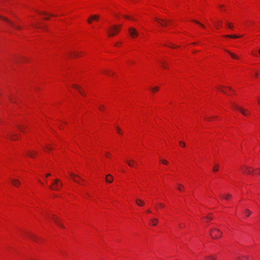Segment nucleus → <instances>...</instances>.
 <instances>
[{"instance_id":"15","label":"nucleus","mask_w":260,"mask_h":260,"mask_svg":"<svg viewBox=\"0 0 260 260\" xmlns=\"http://www.w3.org/2000/svg\"><path fill=\"white\" fill-rule=\"evenodd\" d=\"M205 260H215L216 258V255H209L205 256Z\"/></svg>"},{"instance_id":"58","label":"nucleus","mask_w":260,"mask_h":260,"mask_svg":"<svg viewBox=\"0 0 260 260\" xmlns=\"http://www.w3.org/2000/svg\"><path fill=\"white\" fill-rule=\"evenodd\" d=\"M45 19L46 20H48V19H49V18H45Z\"/></svg>"},{"instance_id":"42","label":"nucleus","mask_w":260,"mask_h":260,"mask_svg":"<svg viewBox=\"0 0 260 260\" xmlns=\"http://www.w3.org/2000/svg\"><path fill=\"white\" fill-rule=\"evenodd\" d=\"M104 109V106L103 105H100L99 106V109L101 111H103Z\"/></svg>"},{"instance_id":"41","label":"nucleus","mask_w":260,"mask_h":260,"mask_svg":"<svg viewBox=\"0 0 260 260\" xmlns=\"http://www.w3.org/2000/svg\"><path fill=\"white\" fill-rule=\"evenodd\" d=\"M116 128H117V130L118 133L119 134L121 135V134H122V133H121V129H120L118 127H116Z\"/></svg>"},{"instance_id":"26","label":"nucleus","mask_w":260,"mask_h":260,"mask_svg":"<svg viewBox=\"0 0 260 260\" xmlns=\"http://www.w3.org/2000/svg\"><path fill=\"white\" fill-rule=\"evenodd\" d=\"M184 186L181 184H178V189L180 191H182L184 189Z\"/></svg>"},{"instance_id":"9","label":"nucleus","mask_w":260,"mask_h":260,"mask_svg":"<svg viewBox=\"0 0 260 260\" xmlns=\"http://www.w3.org/2000/svg\"><path fill=\"white\" fill-rule=\"evenodd\" d=\"M52 219L54 220V221L55 222V223L56 224H57L59 226H60V228H61L62 229L65 228L64 226L60 223L58 219V218L56 216H55V215H53Z\"/></svg>"},{"instance_id":"45","label":"nucleus","mask_w":260,"mask_h":260,"mask_svg":"<svg viewBox=\"0 0 260 260\" xmlns=\"http://www.w3.org/2000/svg\"><path fill=\"white\" fill-rule=\"evenodd\" d=\"M159 205L160 206V207H165V205L162 204V203H159Z\"/></svg>"},{"instance_id":"4","label":"nucleus","mask_w":260,"mask_h":260,"mask_svg":"<svg viewBox=\"0 0 260 260\" xmlns=\"http://www.w3.org/2000/svg\"><path fill=\"white\" fill-rule=\"evenodd\" d=\"M0 18H2L3 20L6 21L8 24H9L13 28L15 29H18L20 30L21 29V27L19 25H16L12 21H10L8 19H7L6 17H3L1 16H0Z\"/></svg>"},{"instance_id":"18","label":"nucleus","mask_w":260,"mask_h":260,"mask_svg":"<svg viewBox=\"0 0 260 260\" xmlns=\"http://www.w3.org/2000/svg\"><path fill=\"white\" fill-rule=\"evenodd\" d=\"M136 203L138 206H143L144 205V202L140 199H137L136 200Z\"/></svg>"},{"instance_id":"36","label":"nucleus","mask_w":260,"mask_h":260,"mask_svg":"<svg viewBox=\"0 0 260 260\" xmlns=\"http://www.w3.org/2000/svg\"><path fill=\"white\" fill-rule=\"evenodd\" d=\"M160 161L165 165H167L168 164V161L165 159H161Z\"/></svg>"},{"instance_id":"47","label":"nucleus","mask_w":260,"mask_h":260,"mask_svg":"<svg viewBox=\"0 0 260 260\" xmlns=\"http://www.w3.org/2000/svg\"><path fill=\"white\" fill-rule=\"evenodd\" d=\"M110 155V154L109 152L106 153V156L109 157Z\"/></svg>"},{"instance_id":"59","label":"nucleus","mask_w":260,"mask_h":260,"mask_svg":"<svg viewBox=\"0 0 260 260\" xmlns=\"http://www.w3.org/2000/svg\"><path fill=\"white\" fill-rule=\"evenodd\" d=\"M258 170L259 171V174H260V168L258 169Z\"/></svg>"},{"instance_id":"13","label":"nucleus","mask_w":260,"mask_h":260,"mask_svg":"<svg viewBox=\"0 0 260 260\" xmlns=\"http://www.w3.org/2000/svg\"><path fill=\"white\" fill-rule=\"evenodd\" d=\"M12 183L14 186L16 187L19 186L20 184V181L17 179L12 180Z\"/></svg>"},{"instance_id":"35","label":"nucleus","mask_w":260,"mask_h":260,"mask_svg":"<svg viewBox=\"0 0 260 260\" xmlns=\"http://www.w3.org/2000/svg\"><path fill=\"white\" fill-rule=\"evenodd\" d=\"M193 21L194 22L200 25L202 27H205V26L203 24L201 23L199 21L196 20H193Z\"/></svg>"},{"instance_id":"23","label":"nucleus","mask_w":260,"mask_h":260,"mask_svg":"<svg viewBox=\"0 0 260 260\" xmlns=\"http://www.w3.org/2000/svg\"><path fill=\"white\" fill-rule=\"evenodd\" d=\"M158 220L156 218H153L151 219V222L153 225H156Z\"/></svg>"},{"instance_id":"12","label":"nucleus","mask_w":260,"mask_h":260,"mask_svg":"<svg viewBox=\"0 0 260 260\" xmlns=\"http://www.w3.org/2000/svg\"><path fill=\"white\" fill-rule=\"evenodd\" d=\"M113 180V177H112V176L111 175L108 174L106 176V181L107 183H112Z\"/></svg>"},{"instance_id":"38","label":"nucleus","mask_w":260,"mask_h":260,"mask_svg":"<svg viewBox=\"0 0 260 260\" xmlns=\"http://www.w3.org/2000/svg\"><path fill=\"white\" fill-rule=\"evenodd\" d=\"M73 56L75 57H79V53L78 52H74L73 53Z\"/></svg>"},{"instance_id":"3","label":"nucleus","mask_w":260,"mask_h":260,"mask_svg":"<svg viewBox=\"0 0 260 260\" xmlns=\"http://www.w3.org/2000/svg\"><path fill=\"white\" fill-rule=\"evenodd\" d=\"M59 180L56 179L52 185L49 186V188L52 190H57L59 189V187L62 186V183H59Z\"/></svg>"},{"instance_id":"48","label":"nucleus","mask_w":260,"mask_h":260,"mask_svg":"<svg viewBox=\"0 0 260 260\" xmlns=\"http://www.w3.org/2000/svg\"><path fill=\"white\" fill-rule=\"evenodd\" d=\"M51 176V174H50V173H48V174H47L46 175V177H49V176Z\"/></svg>"},{"instance_id":"6","label":"nucleus","mask_w":260,"mask_h":260,"mask_svg":"<svg viewBox=\"0 0 260 260\" xmlns=\"http://www.w3.org/2000/svg\"><path fill=\"white\" fill-rule=\"evenodd\" d=\"M128 32L130 36L132 38H135L138 36V32L137 29L133 27H130L128 28Z\"/></svg>"},{"instance_id":"44","label":"nucleus","mask_w":260,"mask_h":260,"mask_svg":"<svg viewBox=\"0 0 260 260\" xmlns=\"http://www.w3.org/2000/svg\"><path fill=\"white\" fill-rule=\"evenodd\" d=\"M18 127H19V128L20 129V130L21 131H22V132H24V129L22 127H20V126H18Z\"/></svg>"},{"instance_id":"55","label":"nucleus","mask_w":260,"mask_h":260,"mask_svg":"<svg viewBox=\"0 0 260 260\" xmlns=\"http://www.w3.org/2000/svg\"><path fill=\"white\" fill-rule=\"evenodd\" d=\"M179 226L180 228H182L183 227V225H181V224L179 225Z\"/></svg>"},{"instance_id":"28","label":"nucleus","mask_w":260,"mask_h":260,"mask_svg":"<svg viewBox=\"0 0 260 260\" xmlns=\"http://www.w3.org/2000/svg\"><path fill=\"white\" fill-rule=\"evenodd\" d=\"M229 88L230 90H232V89L230 87H224V86H220L219 88V89L221 91V92H223V93H226V92L225 91H224V90H222L221 89V88Z\"/></svg>"},{"instance_id":"52","label":"nucleus","mask_w":260,"mask_h":260,"mask_svg":"<svg viewBox=\"0 0 260 260\" xmlns=\"http://www.w3.org/2000/svg\"><path fill=\"white\" fill-rule=\"evenodd\" d=\"M257 102L259 104H260V98L258 99Z\"/></svg>"},{"instance_id":"5","label":"nucleus","mask_w":260,"mask_h":260,"mask_svg":"<svg viewBox=\"0 0 260 260\" xmlns=\"http://www.w3.org/2000/svg\"><path fill=\"white\" fill-rule=\"evenodd\" d=\"M154 20L157 21L161 26H166L169 22L170 21V20L159 18L156 17L154 18Z\"/></svg>"},{"instance_id":"39","label":"nucleus","mask_w":260,"mask_h":260,"mask_svg":"<svg viewBox=\"0 0 260 260\" xmlns=\"http://www.w3.org/2000/svg\"><path fill=\"white\" fill-rule=\"evenodd\" d=\"M179 144L181 146L183 147H184L185 146V144L184 142H182V141H180L179 142Z\"/></svg>"},{"instance_id":"34","label":"nucleus","mask_w":260,"mask_h":260,"mask_svg":"<svg viewBox=\"0 0 260 260\" xmlns=\"http://www.w3.org/2000/svg\"><path fill=\"white\" fill-rule=\"evenodd\" d=\"M30 238H31L32 240H35V241H37L38 240V238H37L35 235H31V236H30Z\"/></svg>"},{"instance_id":"50","label":"nucleus","mask_w":260,"mask_h":260,"mask_svg":"<svg viewBox=\"0 0 260 260\" xmlns=\"http://www.w3.org/2000/svg\"><path fill=\"white\" fill-rule=\"evenodd\" d=\"M220 8L222 9L223 7V5H219Z\"/></svg>"},{"instance_id":"32","label":"nucleus","mask_w":260,"mask_h":260,"mask_svg":"<svg viewBox=\"0 0 260 260\" xmlns=\"http://www.w3.org/2000/svg\"><path fill=\"white\" fill-rule=\"evenodd\" d=\"M218 167H219V165H216L213 168V171H214V172L217 171L218 170Z\"/></svg>"},{"instance_id":"11","label":"nucleus","mask_w":260,"mask_h":260,"mask_svg":"<svg viewBox=\"0 0 260 260\" xmlns=\"http://www.w3.org/2000/svg\"><path fill=\"white\" fill-rule=\"evenodd\" d=\"M100 18L99 15H92L90 17V18L88 19V22L89 23H91L92 20H98Z\"/></svg>"},{"instance_id":"16","label":"nucleus","mask_w":260,"mask_h":260,"mask_svg":"<svg viewBox=\"0 0 260 260\" xmlns=\"http://www.w3.org/2000/svg\"><path fill=\"white\" fill-rule=\"evenodd\" d=\"M224 37L226 38H233V39H237L239 38H241L242 37V36H236V35H225L224 36Z\"/></svg>"},{"instance_id":"60","label":"nucleus","mask_w":260,"mask_h":260,"mask_svg":"<svg viewBox=\"0 0 260 260\" xmlns=\"http://www.w3.org/2000/svg\"><path fill=\"white\" fill-rule=\"evenodd\" d=\"M79 179L82 180V181H83V179H82L81 177H80V178H79Z\"/></svg>"},{"instance_id":"8","label":"nucleus","mask_w":260,"mask_h":260,"mask_svg":"<svg viewBox=\"0 0 260 260\" xmlns=\"http://www.w3.org/2000/svg\"><path fill=\"white\" fill-rule=\"evenodd\" d=\"M243 172L246 174H251L253 172L254 170L252 169L251 167L245 166L243 168Z\"/></svg>"},{"instance_id":"20","label":"nucleus","mask_w":260,"mask_h":260,"mask_svg":"<svg viewBox=\"0 0 260 260\" xmlns=\"http://www.w3.org/2000/svg\"><path fill=\"white\" fill-rule=\"evenodd\" d=\"M127 163L129 167H133L135 164V161L132 159L130 160H127Z\"/></svg>"},{"instance_id":"30","label":"nucleus","mask_w":260,"mask_h":260,"mask_svg":"<svg viewBox=\"0 0 260 260\" xmlns=\"http://www.w3.org/2000/svg\"><path fill=\"white\" fill-rule=\"evenodd\" d=\"M105 73L109 75V76H110L111 75H113L114 74V73L113 72H111V71H110L109 70H106L105 71Z\"/></svg>"},{"instance_id":"51","label":"nucleus","mask_w":260,"mask_h":260,"mask_svg":"<svg viewBox=\"0 0 260 260\" xmlns=\"http://www.w3.org/2000/svg\"><path fill=\"white\" fill-rule=\"evenodd\" d=\"M16 62H19V60L18 59H16L15 60Z\"/></svg>"},{"instance_id":"37","label":"nucleus","mask_w":260,"mask_h":260,"mask_svg":"<svg viewBox=\"0 0 260 260\" xmlns=\"http://www.w3.org/2000/svg\"><path fill=\"white\" fill-rule=\"evenodd\" d=\"M161 63H162V67L164 68V69H167V65L166 64V62L165 61H162L161 62Z\"/></svg>"},{"instance_id":"40","label":"nucleus","mask_w":260,"mask_h":260,"mask_svg":"<svg viewBox=\"0 0 260 260\" xmlns=\"http://www.w3.org/2000/svg\"><path fill=\"white\" fill-rule=\"evenodd\" d=\"M123 17L126 19H131L133 20H135L133 18L130 17L129 16L127 15H124Z\"/></svg>"},{"instance_id":"53","label":"nucleus","mask_w":260,"mask_h":260,"mask_svg":"<svg viewBox=\"0 0 260 260\" xmlns=\"http://www.w3.org/2000/svg\"><path fill=\"white\" fill-rule=\"evenodd\" d=\"M257 76H258V73H256L255 74V75H254V76L256 77Z\"/></svg>"},{"instance_id":"46","label":"nucleus","mask_w":260,"mask_h":260,"mask_svg":"<svg viewBox=\"0 0 260 260\" xmlns=\"http://www.w3.org/2000/svg\"><path fill=\"white\" fill-rule=\"evenodd\" d=\"M206 218H207V219H208L209 220H212V218L211 217L207 216Z\"/></svg>"},{"instance_id":"27","label":"nucleus","mask_w":260,"mask_h":260,"mask_svg":"<svg viewBox=\"0 0 260 260\" xmlns=\"http://www.w3.org/2000/svg\"><path fill=\"white\" fill-rule=\"evenodd\" d=\"M151 90L152 92H155L158 91L159 87L158 86H155L153 88H152Z\"/></svg>"},{"instance_id":"10","label":"nucleus","mask_w":260,"mask_h":260,"mask_svg":"<svg viewBox=\"0 0 260 260\" xmlns=\"http://www.w3.org/2000/svg\"><path fill=\"white\" fill-rule=\"evenodd\" d=\"M70 175L71 176V177L72 178V179L74 182L80 184L78 180L77 179V178H80V177L79 176L77 175L72 173H70Z\"/></svg>"},{"instance_id":"21","label":"nucleus","mask_w":260,"mask_h":260,"mask_svg":"<svg viewBox=\"0 0 260 260\" xmlns=\"http://www.w3.org/2000/svg\"><path fill=\"white\" fill-rule=\"evenodd\" d=\"M226 24L227 27L231 29H234V25H233V24L232 23L229 22L228 21H226Z\"/></svg>"},{"instance_id":"49","label":"nucleus","mask_w":260,"mask_h":260,"mask_svg":"<svg viewBox=\"0 0 260 260\" xmlns=\"http://www.w3.org/2000/svg\"><path fill=\"white\" fill-rule=\"evenodd\" d=\"M205 119H206V120H210V119H211V118H210V117H205Z\"/></svg>"},{"instance_id":"43","label":"nucleus","mask_w":260,"mask_h":260,"mask_svg":"<svg viewBox=\"0 0 260 260\" xmlns=\"http://www.w3.org/2000/svg\"><path fill=\"white\" fill-rule=\"evenodd\" d=\"M46 149L47 150H51L53 148L48 146L46 147Z\"/></svg>"},{"instance_id":"2","label":"nucleus","mask_w":260,"mask_h":260,"mask_svg":"<svg viewBox=\"0 0 260 260\" xmlns=\"http://www.w3.org/2000/svg\"><path fill=\"white\" fill-rule=\"evenodd\" d=\"M210 235L213 239H217L221 237L222 233L217 229H212L211 230Z\"/></svg>"},{"instance_id":"57","label":"nucleus","mask_w":260,"mask_h":260,"mask_svg":"<svg viewBox=\"0 0 260 260\" xmlns=\"http://www.w3.org/2000/svg\"><path fill=\"white\" fill-rule=\"evenodd\" d=\"M168 46L170 47V46ZM170 47L174 48V47L172 45V46H171Z\"/></svg>"},{"instance_id":"56","label":"nucleus","mask_w":260,"mask_h":260,"mask_svg":"<svg viewBox=\"0 0 260 260\" xmlns=\"http://www.w3.org/2000/svg\"><path fill=\"white\" fill-rule=\"evenodd\" d=\"M147 212H149V213H151V210H148Z\"/></svg>"},{"instance_id":"22","label":"nucleus","mask_w":260,"mask_h":260,"mask_svg":"<svg viewBox=\"0 0 260 260\" xmlns=\"http://www.w3.org/2000/svg\"><path fill=\"white\" fill-rule=\"evenodd\" d=\"M37 152L35 151L33 152H28V155L31 158H34L35 157V155L37 154Z\"/></svg>"},{"instance_id":"24","label":"nucleus","mask_w":260,"mask_h":260,"mask_svg":"<svg viewBox=\"0 0 260 260\" xmlns=\"http://www.w3.org/2000/svg\"><path fill=\"white\" fill-rule=\"evenodd\" d=\"M249 256L244 255V256L239 257L238 258V260H247V259H249Z\"/></svg>"},{"instance_id":"7","label":"nucleus","mask_w":260,"mask_h":260,"mask_svg":"<svg viewBox=\"0 0 260 260\" xmlns=\"http://www.w3.org/2000/svg\"><path fill=\"white\" fill-rule=\"evenodd\" d=\"M233 106L236 109L238 110L244 116H247V115H250V113L247 110L242 109V108L239 107V106H238L237 105H236L235 104H233Z\"/></svg>"},{"instance_id":"14","label":"nucleus","mask_w":260,"mask_h":260,"mask_svg":"<svg viewBox=\"0 0 260 260\" xmlns=\"http://www.w3.org/2000/svg\"><path fill=\"white\" fill-rule=\"evenodd\" d=\"M73 87L76 88L77 89V90L83 95V96H85V94L84 93H83V92L81 90V89H80V87L77 85H75V84H73L72 85Z\"/></svg>"},{"instance_id":"31","label":"nucleus","mask_w":260,"mask_h":260,"mask_svg":"<svg viewBox=\"0 0 260 260\" xmlns=\"http://www.w3.org/2000/svg\"><path fill=\"white\" fill-rule=\"evenodd\" d=\"M244 213L247 216H249L251 214V212L248 209H247L245 210Z\"/></svg>"},{"instance_id":"19","label":"nucleus","mask_w":260,"mask_h":260,"mask_svg":"<svg viewBox=\"0 0 260 260\" xmlns=\"http://www.w3.org/2000/svg\"><path fill=\"white\" fill-rule=\"evenodd\" d=\"M214 23L215 24V27L217 29H218L219 28H220L222 26V25H221L222 21L220 20L218 21L217 22H214Z\"/></svg>"},{"instance_id":"29","label":"nucleus","mask_w":260,"mask_h":260,"mask_svg":"<svg viewBox=\"0 0 260 260\" xmlns=\"http://www.w3.org/2000/svg\"><path fill=\"white\" fill-rule=\"evenodd\" d=\"M38 13L40 14H44V15H50V16H55V15H53V14H48L45 12H38Z\"/></svg>"},{"instance_id":"17","label":"nucleus","mask_w":260,"mask_h":260,"mask_svg":"<svg viewBox=\"0 0 260 260\" xmlns=\"http://www.w3.org/2000/svg\"><path fill=\"white\" fill-rule=\"evenodd\" d=\"M232 195L230 193H228L225 195H223V196H221V197L223 199H224L226 200H229L230 198H232Z\"/></svg>"},{"instance_id":"25","label":"nucleus","mask_w":260,"mask_h":260,"mask_svg":"<svg viewBox=\"0 0 260 260\" xmlns=\"http://www.w3.org/2000/svg\"><path fill=\"white\" fill-rule=\"evenodd\" d=\"M226 51L229 53V54L231 56V57H232L233 58H235V59H239V57L235 55L234 53L226 50Z\"/></svg>"},{"instance_id":"33","label":"nucleus","mask_w":260,"mask_h":260,"mask_svg":"<svg viewBox=\"0 0 260 260\" xmlns=\"http://www.w3.org/2000/svg\"><path fill=\"white\" fill-rule=\"evenodd\" d=\"M15 136H16V135H10V138L11 139H12L13 140H16L17 139L15 138Z\"/></svg>"},{"instance_id":"54","label":"nucleus","mask_w":260,"mask_h":260,"mask_svg":"<svg viewBox=\"0 0 260 260\" xmlns=\"http://www.w3.org/2000/svg\"><path fill=\"white\" fill-rule=\"evenodd\" d=\"M9 100L12 102H14L13 101V99H11V98H9Z\"/></svg>"},{"instance_id":"1","label":"nucleus","mask_w":260,"mask_h":260,"mask_svg":"<svg viewBox=\"0 0 260 260\" xmlns=\"http://www.w3.org/2000/svg\"><path fill=\"white\" fill-rule=\"evenodd\" d=\"M121 25H113L107 30L109 37H112L117 34L120 30Z\"/></svg>"}]
</instances>
